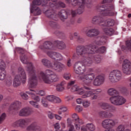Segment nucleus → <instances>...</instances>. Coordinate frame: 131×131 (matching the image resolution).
Returning a JSON list of instances; mask_svg holds the SVG:
<instances>
[{
	"instance_id": "obj_38",
	"label": "nucleus",
	"mask_w": 131,
	"mask_h": 131,
	"mask_svg": "<svg viewBox=\"0 0 131 131\" xmlns=\"http://www.w3.org/2000/svg\"><path fill=\"white\" fill-rule=\"evenodd\" d=\"M6 70H0V80H4L6 78Z\"/></svg>"
},
{
	"instance_id": "obj_22",
	"label": "nucleus",
	"mask_w": 131,
	"mask_h": 131,
	"mask_svg": "<svg viewBox=\"0 0 131 131\" xmlns=\"http://www.w3.org/2000/svg\"><path fill=\"white\" fill-rule=\"evenodd\" d=\"M58 15L59 16L61 20L64 21L68 18V13L65 11V10H62L58 13Z\"/></svg>"
},
{
	"instance_id": "obj_28",
	"label": "nucleus",
	"mask_w": 131,
	"mask_h": 131,
	"mask_svg": "<svg viewBox=\"0 0 131 131\" xmlns=\"http://www.w3.org/2000/svg\"><path fill=\"white\" fill-rule=\"evenodd\" d=\"M65 84H66L65 81L61 82L60 84H58L56 86V91H57V92H63L64 90V86Z\"/></svg>"
},
{
	"instance_id": "obj_1",
	"label": "nucleus",
	"mask_w": 131,
	"mask_h": 131,
	"mask_svg": "<svg viewBox=\"0 0 131 131\" xmlns=\"http://www.w3.org/2000/svg\"><path fill=\"white\" fill-rule=\"evenodd\" d=\"M16 51L21 54L20 61L23 64H26L27 66V71L29 75V81L28 85L30 89L33 88V66L32 63L29 62L27 60V56L24 54L25 53V50L21 48H16Z\"/></svg>"
},
{
	"instance_id": "obj_24",
	"label": "nucleus",
	"mask_w": 131,
	"mask_h": 131,
	"mask_svg": "<svg viewBox=\"0 0 131 131\" xmlns=\"http://www.w3.org/2000/svg\"><path fill=\"white\" fill-rule=\"evenodd\" d=\"M115 23V21H114L113 19H108L105 20L104 24H101V26H103L104 27L114 26Z\"/></svg>"
},
{
	"instance_id": "obj_29",
	"label": "nucleus",
	"mask_w": 131,
	"mask_h": 131,
	"mask_svg": "<svg viewBox=\"0 0 131 131\" xmlns=\"http://www.w3.org/2000/svg\"><path fill=\"white\" fill-rule=\"evenodd\" d=\"M93 114H99V115H111L112 114L106 111H95L93 112Z\"/></svg>"
},
{
	"instance_id": "obj_56",
	"label": "nucleus",
	"mask_w": 131,
	"mask_h": 131,
	"mask_svg": "<svg viewBox=\"0 0 131 131\" xmlns=\"http://www.w3.org/2000/svg\"><path fill=\"white\" fill-rule=\"evenodd\" d=\"M41 5V1L40 0H34L33 5L34 6H40Z\"/></svg>"
},
{
	"instance_id": "obj_13",
	"label": "nucleus",
	"mask_w": 131,
	"mask_h": 131,
	"mask_svg": "<svg viewBox=\"0 0 131 131\" xmlns=\"http://www.w3.org/2000/svg\"><path fill=\"white\" fill-rule=\"evenodd\" d=\"M39 49L45 53H47L48 51H54L56 50V47L51 41H45L42 45L39 47Z\"/></svg>"
},
{
	"instance_id": "obj_31",
	"label": "nucleus",
	"mask_w": 131,
	"mask_h": 131,
	"mask_svg": "<svg viewBox=\"0 0 131 131\" xmlns=\"http://www.w3.org/2000/svg\"><path fill=\"white\" fill-rule=\"evenodd\" d=\"M57 47L59 50H64L66 49V45L63 41H58L57 42Z\"/></svg>"
},
{
	"instance_id": "obj_46",
	"label": "nucleus",
	"mask_w": 131,
	"mask_h": 131,
	"mask_svg": "<svg viewBox=\"0 0 131 131\" xmlns=\"http://www.w3.org/2000/svg\"><path fill=\"white\" fill-rule=\"evenodd\" d=\"M94 32V29H91L88 30L86 32V35L88 36V37H93V33Z\"/></svg>"
},
{
	"instance_id": "obj_55",
	"label": "nucleus",
	"mask_w": 131,
	"mask_h": 131,
	"mask_svg": "<svg viewBox=\"0 0 131 131\" xmlns=\"http://www.w3.org/2000/svg\"><path fill=\"white\" fill-rule=\"evenodd\" d=\"M41 128L39 126H37L36 124L34 123L33 131H41Z\"/></svg>"
},
{
	"instance_id": "obj_21",
	"label": "nucleus",
	"mask_w": 131,
	"mask_h": 131,
	"mask_svg": "<svg viewBox=\"0 0 131 131\" xmlns=\"http://www.w3.org/2000/svg\"><path fill=\"white\" fill-rule=\"evenodd\" d=\"M73 117L74 118L73 120L75 121V127L77 130H79L80 129V124H83V121L79 119L77 116L74 115Z\"/></svg>"
},
{
	"instance_id": "obj_36",
	"label": "nucleus",
	"mask_w": 131,
	"mask_h": 131,
	"mask_svg": "<svg viewBox=\"0 0 131 131\" xmlns=\"http://www.w3.org/2000/svg\"><path fill=\"white\" fill-rule=\"evenodd\" d=\"M13 83V80L12 78L9 77L7 78L5 81V83L6 86H11L12 85V83Z\"/></svg>"
},
{
	"instance_id": "obj_47",
	"label": "nucleus",
	"mask_w": 131,
	"mask_h": 131,
	"mask_svg": "<svg viewBox=\"0 0 131 131\" xmlns=\"http://www.w3.org/2000/svg\"><path fill=\"white\" fill-rule=\"evenodd\" d=\"M94 61H95L97 64H99V63H101V57L99 55H95L94 56Z\"/></svg>"
},
{
	"instance_id": "obj_7",
	"label": "nucleus",
	"mask_w": 131,
	"mask_h": 131,
	"mask_svg": "<svg viewBox=\"0 0 131 131\" xmlns=\"http://www.w3.org/2000/svg\"><path fill=\"white\" fill-rule=\"evenodd\" d=\"M84 89L88 91L85 94L82 95V98L83 99H85V98H89L91 97V100H97L98 99V95L99 94H101L102 91L101 89H91L89 86H84Z\"/></svg>"
},
{
	"instance_id": "obj_15",
	"label": "nucleus",
	"mask_w": 131,
	"mask_h": 131,
	"mask_svg": "<svg viewBox=\"0 0 131 131\" xmlns=\"http://www.w3.org/2000/svg\"><path fill=\"white\" fill-rule=\"evenodd\" d=\"M122 70L124 74L128 75L131 73V63L129 60L124 59L122 66Z\"/></svg>"
},
{
	"instance_id": "obj_58",
	"label": "nucleus",
	"mask_w": 131,
	"mask_h": 131,
	"mask_svg": "<svg viewBox=\"0 0 131 131\" xmlns=\"http://www.w3.org/2000/svg\"><path fill=\"white\" fill-rule=\"evenodd\" d=\"M79 88V87L78 86L75 85L72 87V88L71 89V92H77Z\"/></svg>"
},
{
	"instance_id": "obj_52",
	"label": "nucleus",
	"mask_w": 131,
	"mask_h": 131,
	"mask_svg": "<svg viewBox=\"0 0 131 131\" xmlns=\"http://www.w3.org/2000/svg\"><path fill=\"white\" fill-rule=\"evenodd\" d=\"M54 34L57 35V36H64V33L62 31L59 30L55 31L54 32Z\"/></svg>"
},
{
	"instance_id": "obj_4",
	"label": "nucleus",
	"mask_w": 131,
	"mask_h": 131,
	"mask_svg": "<svg viewBox=\"0 0 131 131\" xmlns=\"http://www.w3.org/2000/svg\"><path fill=\"white\" fill-rule=\"evenodd\" d=\"M97 48L92 45L78 46L76 48V54L78 57H83L84 55L95 54Z\"/></svg>"
},
{
	"instance_id": "obj_32",
	"label": "nucleus",
	"mask_w": 131,
	"mask_h": 131,
	"mask_svg": "<svg viewBox=\"0 0 131 131\" xmlns=\"http://www.w3.org/2000/svg\"><path fill=\"white\" fill-rule=\"evenodd\" d=\"M83 64L86 65V66H91L93 64V59L91 58H87L85 59L82 61Z\"/></svg>"
},
{
	"instance_id": "obj_14",
	"label": "nucleus",
	"mask_w": 131,
	"mask_h": 131,
	"mask_svg": "<svg viewBox=\"0 0 131 131\" xmlns=\"http://www.w3.org/2000/svg\"><path fill=\"white\" fill-rule=\"evenodd\" d=\"M50 69H52L56 72H62L63 70L66 69V66L60 62L55 61L52 63Z\"/></svg>"
},
{
	"instance_id": "obj_39",
	"label": "nucleus",
	"mask_w": 131,
	"mask_h": 131,
	"mask_svg": "<svg viewBox=\"0 0 131 131\" xmlns=\"http://www.w3.org/2000/svg\"><path fill=\"white\" fill-rule=\"evenodd\" d=\"M56 53L53 51H48V52H46L47 55L50 57V58H51V59H54V60H56V54L54 53Z\"/></svg>"
},
{
	"instance_id": "obj_12",
	"label": "nucleus",
	"mask_w": 131,
	"mask_h": 131,
	"mask_svg": "<svg viewBox=\"0 0 131 131\" xmlns=\"http://www.w3.org/2000/svg\"><path fill=\"white\" fill-rule=\"evenodd\" d=\"M74 71L76 74H83L86 70L85 65L83 63V62L78 61L75 64L74 67Z\"/></svg>"
},
{
	"instance_id": "obj_53",
	"label": "nucleus",
	"mask_w": 131,
	"mask_h": 131,
	"mask_svg": "<svg viewBox=\"0 0 131 131\" xmlns=\"http://www.w3.org/2000/svg\"><path fill=\"white\" fill-rule=\"evenodd\" d=\"M63 77L67 80H69V79H70V77H71V75L69 73H66L63 74Z\"/></svg>"
},
{
	"instance_id": "obj_6",
	"label": "nucleus",
	"mask_w": 131,
	"mask_h": 131,
	"mask_svg": "<svg viewBox=\"0 0 131 131\" xmlns=\"http://www.w3.org/2000/svg\"><path fill=\"white\" fill-rule=\"evenodd\" d=\"M18 74L15 76L14 80L13 85L14 88H17L21 84V81L23 83H25L26 82V73L24 69L21 67L18 68Z\"/></svg>"
},
{
	"instance_id": "obj_40",
	"label": "nucleus",
	"mask_w": 131,
	"mask_h": 131,
	"mask_svg": "<svg viewBox=\"0 0 131 131\" xmlns=\"http://www.w3.org/2000/svg\"><path fill=\"white\" fill-rule=\"evenodd\" d=\"M105 43H106V41L100 40V41H94L90 45H95V46H103V45H105Z\"/></svg>"
},
{
	"instance_id": "obj_50",
	"label": "nucleus",
	"mask_w": 131,
	"mask_h": 131,
	"mask_svg": "<svg viewBox=\"0 0 131 131\" xmlns=\"http://www.w3.org/2000/svg\"><path fill=\"white\" fill-rule=\"evenodd\" d=\"M58 3L57 2H52L49 3V7H50L51 9H53V8H57Z\"/></svg>"
},
{
	"instance_id": "obj_8",
	"label": "nucleus",
	"mask_w": 131,
	"mask_h": 131,
	"mask_svg": "<svg viewBox=\"0 0 131 131\" xmlns=\"http://www.w3.org/2000/svg\"><path fill=\"white\" fill-rule=\"evenodd\" d=\"M67 3L70 4L71 3L73 7H78L76 10L77 14L80 15L84 12V8H85V0H66Z\"/></svg>"
},
{
	"instance_id": "obj_37",
	"label": "nucleus",
	"mask_w": 131,
	"mask_h": 131,
	"mask_svg": "<svg viewBox=\"0 0 131 131\" xmlns=\"http://www.w3.org/2000/svg\"><path fill=\"white\" fill-rule=\"evenodd\" d=\"M59 111H58V114H59V115H61V114H63V113L66 112V111H67L68 109L66 106H61L59 107Z\"/></svg>"
},
{
	"instance_id": "obj_59",
	"label": "nucleus",
	"mask_w": 131,
	"mask_h": 131,
	"mask_svg": "<svg viewBox=\"0 0 131 131\" xmlns=\"http://www.w3.org/2000/svg\"><path fill=\"white\" fill-rule=\"evenodd\" d=\"M61 99L56 96H54L53 103H61Z\"/></svg>"
},
{
	"instance_id": "obj_45",
	"label": "nucleus",
	"mask_w": 131,
	"mask_h": 131,
	"mask_svg": "<svg viewBox=\"0 0 131 131\" xmlns=\"http://www.w3.org/2000/svg\"><path fill=\"white\" fill-rule=\"evenodd\" d=\"M100 34V31L97 29H94L93 34L91 35L92 37H96V36H98Z\"/></svg>"
},
{
	"instance_id": "obj_34",
	"label": "nucleus",
	"mask_w": 131,
	"mask_h": 131,
	"mask_svg": "<svg viewBox=\"0 0 131 131\" xmlns=\"http://www.w3.org/2000/svg\"><path fill=\"white\" fill-rule=\"evenodd\" d=\"M41 14V10L38 7H33V15L34 16H38Z\"/></svg>"
},
{
	"instance_id": "obj_63",
	"label": "nucleus",
	"mask_w": 131,
	"mask_h": 131,
	"mask_svg": "<svg viewBox=\"0 0 131 131\" xmlns=\"http://www.w3.org/2000/svg\"><path fill=\"white\" fill-rule=\"evenodd\" d=\"M33 129V123H32L27 127V130L30 131Z\"/></svg>"
},
{
	"instance_id": "obj_41",
	"label": "nucleus",
	"mask_w": 131,
	"mask_h": 131,
	"mask_svg": "<svg viewBox=\"0 0 131 131\" xmlns=\"http://www.w3.org/2000/svg\"><path fill=\"white\" fill-rule=\"evenodd\" d=\"M116 131H130L129 129H125L124 127V125H120L116 129Z\"/></svg>"
},
{
	"instance_id": "obj_60",
	"label": "nucleus",
	"mask_w": 131,
	"mask_h": 131,
	"mask_svg": "<svg viewBox=\"0 0 131 131\" xmlns=\"http://www.w3.org/2000/svg\"><path fill=\"white\" fill-rule=\"evenodd\" d=\"M41 102H42V104L44 107H48V102H47V101H46L45 98H42L41 99Z\"/></svg>"
},
{
	"instance_id": "obj_30",
	"label": "nucleus",
	"mask_w": 131,
	"mask_h": 131,
	"mask_svg": "<svg viewBox=\"0 0 131 131\" xmlns=\"http://www.w3.org/2000/svg\"><path fill=\"white\" fill-rule=\"evenodd\" d=\"M49 25L53 28V29H60V27L56 21L51 20L49 21Z\"/></svg>"
},
{
	"instance_id": "obj_16",
	"label": "nucleus",
	"mask_w": 131,
	"mask_h": 131,
	"mask_svg": "<svg viewBox=\"0 0 131 131\" xmlns=\"http://www.w3.org/2000/svg\"><path fill=\"white\" fill-rule=\"evenodd\" d=\"M31 121L29 119H19L13 123L14 126H19L23 128H25L29 123H30Z\"/></svg>"
},
{
	"instance_id": "obj_25",
	"label": "nucleus",
	"mask_w": 131,
	"mask_h": 131,
	"mask_svg": "<svg viewBox=\"0 0 131 131\" xmlns=\"http://www.w3.org/2000/svg\"><path fill=\"white\" fill-rule=\"evenodd\" d=\"M41 63L44 66L47 67V68H50V69L52 67V65H53V63H52L50 60L46 58L42 59L41 60Z\"/></svg>"
},
{
	"instance_id": "obj_18",
	"label": "nucleus",
	"mask_w": 131,
	"mask_h": 131,
	"mask_svg": "<svg viewBox=\"0 0 131 131\" xmlns=\"http://www.w3.org/2000/svg\"><path fill=\"white\" fill-rule=\"evenodd\" d=\"M81 79H84L83 81L86 85L90 84L93 79H95V74L94 73H90L86 74L84 76L83 78H81Z\"/></svg>"
},
{
	"instance_id": "obj_9",
	"label": "nucleus",
	"mask_w": 131,
	"mask_h": 131,
	"mask_svg": "<svg viewBox=\"0 0 131 131\" xmlns=\"http://www.w3.org/2000/svg\"><path fill=\"white\" fill-rule=\"evenodd\" d=\"M20 108H21V102L18 101H14L10 104L9 108L1 115H14L17 113V111Z\"/></svg>"
},
{
	"instance_id": "obj_33",
	"label": "nucleus",
	"mask_w": 131,
	"mask_h": 131,
	"mask_svg": "<svg viewBox=\"0 0 131 131\" xmlns=\"http://www.w3.org/2000/svg\"><path fill=\"white\" fill-rule=\"evenodd\" d=\"M100 106L102 109H103L104 110H106L107 109H110L111 108V105L109 104L108 103L105 102H101L99 103Z\"/></svg>"
},
{
	"instance_id": "obj_23",
	"label": "nucleus",
	"mask_w": 131,
	"mask_h": 131,
	"mask_svg": "<svg viewBox=\"0 0 131 131\" xmlns=\"http://www.w3.org/2000/svg\"><path fill=\"white\" fill-rule=\"evenodd\" d=\"M102 29L105 34L108 35L109 36H111V35H113V33H114V30L111 28L104 27Z\"/></svg>"
},
{
	"instance_id": "obj_20",
	"label": "nucleus",
	"mask_w": 131,
	"mask_h": 131,
	"mask_svg": "<svg viewBox=\"0 0 131 131\" xmlns=\"http://www.w3.org/2000/svg\"><path fill=\"white\" fill-rule=\"evenodd\" d=\"M92 22L93 24L100 25V24L104 23V19L100 15L95 16L92 18Z\"/></svg>"
},
{
	"instance_id": "obj_3",
	"label": "nucleus",
	"mask_w": 131,
	"mask_h": 131,
	"mask_svg": "<svg viewBox=\"0 0 131 131\" xmlns=\"http://www.w3.org/2000/svg\"><path fill=\"white\" fill-rule=\"evenodd\" d=\"M109 96H112L110 98V101L113 105L116 106H120L125 103L126 100L123 97L118 95L119 92L114 88H110L107 92Z\"/></svg>"
},
{
	"instance_id": "obj_10",
	"label": "nucleus",
	"mask_w": 131,
	"mask_h": 131,
	"mask_svg": "<svg viewBox=\"0 0 131 131\" xmlns=\"http://www.w3.org/2000/svg\"><path fill=\"white\" fill-rule=\"evenodd\" d=\"M122 78V73L121 71L116 70L111 72L110 74L108 79L111 82H118Z\"/></svg>"
},
{
	"instance_id": "obj_42",
	"label": "nucleus",
	"mask_w": 131,
	"mask_h": 131,
	"mask_svg": "<svg viewBox=\"0 0 131 131\" xmlns=\"http://www.w3.org/2000/svg\"><path fill=\"white\" fill-rule=\"evenodd\" d=\"M84 86H86V85H84L83 86V88H80L79 87V88H78V90L77 91V93L79 95H83L84 94V90H85V89H84Z\"/></svg>"
},
{
	"instance_id": "obj_2",
	"label": "nucleus",
	"mask_w": 131,
	"mask_h": 131,
	"mask_svg": "<svg viewBox=\"0 0 131 131\" xmlns=\"http://www.w3.org/2000/svg\"><path fill=\"white\" fill-rule=\"evenodd\" d=\"M53 71L46 70L45 73L41 72L38 75V78L44 83L51 84L53 82H57L59 80V76L56 74H52Z\"/></svg>"
},
{
	"instance_id": "obj_62",
	"label": "nucleus",
	"mask_w": 131,
	"mask_h": 131,
	"mask_svg": "<svg viewBox=\"0 0 131 131\" xmlns=\"http://www.w3.org/2000/svg\"><path fill=\"white\" fill-rule=\"evenodd\" d=\"M54 128L56 129L55 131H58L60 128V124H59V123H56L54 125Z\"/></svg>"
},
{
	"instance_id": "obj_35",
	"label": "nucleus",
	"mask_w": 131,
	"mask_h": 131,
	"mask_svg": "<svg viewBox=\"0 0 131 131\" xmlns=\"http://www.w3.org/2000/svg\"><path fill=\"white\" fill-rule=\"evenodd\" d=\"M86 127L88 128L90 131H94L96 129V126L93 123H88L86 124Z\"/></svg>"
},
{
	"instance_id": "obj_44",
	"label": "nucleus",
	"mask_w": 131,
	"mask_h": 131,
	"mask_svg": "<svg viewBox=\"0 0 131 131\" xmlns=\"http://www.w3.org/2000/svg\"><path fill=\"white\" fill-rule=\"evenodd\" d=\"M6 70V63L2 59H0V70Z\"/></svg>"
},
{
	"instance_id": "obj_19",
	"label": "nucleus",
	"mask_w": 131,
	"mask_h": 131,
	"mask_svg": "<svg viewBox=\"0 0 131 131\" xmlns=\"http://www.w3.org/2000/svg\"><path fill=\"white\" fill-rule=\"evenodd\" d=\"M104 81H105V77L102 75H99L94 79L93 84L95 86H99L104 83Z\"/></svg>"
},
{
	"instance_id": "obj_64",
	"label": "nucleus",
	"mask_w": 131,
	"mask_h": 131,
	"mask_svg": "<svg viewBox=\"0 0 131 131\" xmlns=\"http://www.w3.org/2000/svg\"><path fill=\"white\" fill-rule=\"evenodd\" d=\"M76 110L78 111V112H81V111H82V107L80 105H77L76 107Z\"/></svg>"
},
{
	"instance_id": "obj_61",
	"label": "nucleus",
	"mask_w": 131,
	"mask_h": 131,
	"mask_svg": "<svg viewBox=\"0 0 131 131\" xmlns=\"http://www.w3.org/2000/svg\"><path fill=\"white\" fill-rule=\"evenodd\" d=\"M57 7H61V8H65L66 5H65V4H64V3H63L62 2H59L57 3Z\"/></svg>"
},
{
	"instance_id": "obj_26",
	"label": "nucleus",
	"mask_w": 131,
	"mask_h": 131,
	"mask_svg": "<svg viewBox=\"0 0 131 131\" xmlns=\"http://www.w3.org/2000/svg\"><path fill=\"white\" fill-rule=\"evenodd\" d=\"M31 113V109L29 107H24L22 108L19 112V115H25L26 114H30Z\"/></svg>"
},
{
	"instance_id": "obj_43",
	"label": "nucleus",
	"mask_w": 131,
	"mask_h": 131,
	"mask_svg": "<svg viewBox=\"0 0 131 131\" xmlns=\"http://www.w3.org/2000/svg\"><path fill=\"white\" fill-rule=\"evenodd\" d=\"M54 55H55V58H56L57 61H62L63 60V56L61 54L59 53H55Z\"/></svg>"
},
{
	"instance_id": "obj_49",
	"label": "nucleus",
	"mask_w": 131,
	"mask_h": 131,
	"mask_svg": "<svg viewBox=\"0 0 131 131\" xmlns=\"http://www.w3.org/2000/svg\"><path fill=\"white\" fill-rule=\"evenodd\" d=\"M37 85V77H36V75L34 72L33 75V86H36Z\"/></svg>"
},
{
	"instance_id": "obj_17",
	"label": "nucleus",
	"mask_w": 131,
	"mask_h": 131,
	"mask_svg": "<svg viewBox=\"0 0 131 131\" xmlns=\"http://www.w3.org/2000/svg\"><path fill=\"white\" fill-rule=\"evenodd\" d=\"M43 13L49 19L54 20V21L57 20V13H56V12L54 10V8H50L44 11Z\"/></svg>"
},
{
	"instance_id": "obj_11",
	"label": "nucleus",
	"mask_w": 131,
	"mask_h": 131,
	"mask_svg": "<svg viewBox=\"0 0 131 131\" xmlns=\"http://www.w3.org/2000/svg\"><path fill=\"white\" fill-rule=\"evenodd\" d=\"M35 95H39L41 96H45V92L41 90L37 91H34L33 107L34 108L39 109L40 108V106H39L38 103L40 101V98H39V96Z\"/></svg>"
},
{
	"instance_id": "obj_48",
	"label": "nucleus",
	"mask_w": 131,
	"mask_h": 131,
	"mask_svg": "<svg viewBox=\"0 0 131 131\" xmlns=\"http://www.w3.org/2000/svg\"><path fill=\"white\" fill-rule=\"evenodd\" d=\"M82 104L84 108H88V107H90V105H91V102L88 100H85L83 101Z\"/></svg>"
},
{
	"instance_id": "obj_5",
	"label": "nucleus",
	"mask_w": 131,
	"mask_h": 131,
	"mask_svg": "<svg viewBox=\"0 0 131 131\" xmlns=\"http://www.w3.org/2000/svg\"><path fill=\"white\" fill-rule=\"evenodd\" d=\"M98 12H101L102 16H116L117 12H113L114 5L112 4H104L98 6L97 8Z\"/></svg>"
},
{
	"instance_id": "obj_54",
	"label": "nucleus",
	"mask_w": 131,
	"mask_h": 131,
	"mask_svg": "<svg viewBox=\"0 0 131 131\" xmlns=\"http://www.w3.org/2000/svg\"><path fill=\"white\" fill-rule=\"evenodd\" d=\"M76 40L78 42H79L80 43H82V42H84V39L80 36L77 37Z\"/></svg>"
},
{
	"instance_id": "obj_51",
	"label": "nucleus",
	"mask_w": 131,
	"mask_h": 131,
	"mask_svg": "<svg viewBox=\"0 0 131 131\" xmlns=\"http://www.w3.org/2000/svg\"><path fill=\"white\" fill-rule=\"evenodd\" d=\"M54 98L55 96L54 95H48L46 97V100L49 102H54Z\"/></svg>"
},
{
	"instance_id": "obj_57",
	"label": "nucleus",
	"mask_w": 131,
	"mask_h": 131,
	"mask_svg": "<svg viewBox=\"0 0 131 131\" xmlns=\"http://www.w3.org/2000/svg\"><path fill=\"white\" fill-rule=\"evenodd\" d=\"M21 97L24 99V100H28V95L25 93H21L20 94Z\"/></svg>"
},
{
	"instance_id": "obj_27",
	"label": "nucleus",
	"mask_w": 131,
	"mask_h": 131,
	"mask_svg": "<svg viewBox=\"0 0 131 131\" xmlns=\"http://www.w3.org/2000/svg\"><path fill=\"white\" fill-rule=\"evenodd\" d=\"M92 46H94L96 48V51L95 52H94V54H96V53H100L101 54H103V53L106 52V47H105V46H102L99 48H98V47L96 45L92 44Z\"/></svg>"
}]
</instances>
